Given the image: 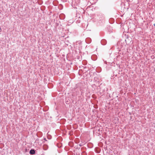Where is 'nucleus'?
I'll use <instances>...</instances> for the list:
<instances>
[{
	"label": "nucleus",
	"instance_id": "obj_1",
	"mask_svg": "<svg viewBox=\"0 0 155 155\" xmlns=\"http://www.w3.org/2000/svg\"><path fill=\"white\" fill-rule=\"evenodd\" d=\"M29 153L31 154H35V152L34 150H30Z\"/></svg>",
	"mask_w": 155,
	"mask_h": 155
}]
</instances>
